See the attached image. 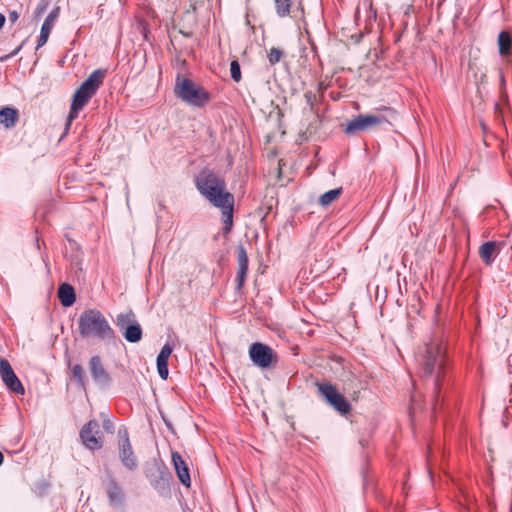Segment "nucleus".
<instances>
[{
  "instance_id": "f257e3e1",
  "label": "nucleus",
  "mask_w": 512,
  "mask_h": 512,
  "mask_svg": "<svg viewBox=\"0 0 512 512\" xmlns=\"http://www.w3.org/2000/svg\"><path fill=\"white\" fill-rule=\"evenodd\" d=\"M199 193L214 207L221 209L224 231L230 232L233 226L234 196L226 191L224 178L210 169L201 170L195 177Z\"/></svg>"
},
{
  "instance_id": "f03ea898",
  "label": "nucleus",
  "mask_w": 512,
  "mask_h": 512,
  "mask_svg": "<svg viewBox=\"0 0 512 512\" xmlns=\"http://www.w3.org/2000/svg\"><path fill=\"white\" fill-rule=\"evenodd\" d=\"M415 360L420 376L433 381V409L435 410L441 382L446 373V350L442 341L433 339L420 346L415 354Z\"/></svg>"
},
{
  "instance_id": "7ed1b4c3",
  "label": "nucleus",
  "mask_w": 512,
  "mask_h": 512,
  "mask_svg": "<svg viewBox=\"0 0 512 512\" xmlns=\"http://www.w3.org/2000/svg\"><path fill=\"white\" fill-rule=\"evenodd\" d=\"M78 329L82 337L95 338L99 341H112L115 331L103 313L97 309L85 310L78 320Z\"/></svg>"
},
{
  "instance_id": "20e7f679",
  "label": "nucleus",
  "mask_w": 512,
  "mask_h": 512,
  "mask_svg": "<svg viewBox=\"0 0 512 512\" xmlns=\"http://www.w3.org/2000/svg\"><path fill=\"white\" fill-rule=\"evenodd\" d=\"M106 70H94L75 91L70 107L69 123L77 117V114L89 102V100L96 94L99 87L102 85Z\"/></svg>"
},
{
  "instance_id": "39448f33",
  "label": "nucleus",
  "mask_w": 512,
  "mask_h": 512,
  "mask_svg": "<svg viewBox=\"0 0 512 512\" xmlns=\"http://www.w3.org/2000/svg\"><path fill=\"white\" fill-rule=\"evenodd\" d=\"M396 119L397 113L393 108L380 106L375 109V114H360L350 120L346 125L345 133L351 135L357 131H366L385 123L391 125Z\"/></svg>"
},
{
  "instance_id": "423d86ee",
  "label": "nucleus",
  "mask_w": 512,
  "mask_h": 512,
  "mask_svg": "<svg viewBox=\"0 0 512 512\" xmlns=\"http://www.w3.org/2000/svg\"><path fill=\"white\" fill-rule=\"evenodd\" d=\"M174 94L178 99L195 108L204 107L210 100V94L204 87L179 74L175 79Z\"/></svg>"
},
{
  "instance_id": "0eeeda50",
  "label": "nucleus",
  "mask_w": 512,
  "mask_h": 512,
  "mask_svg": "<svg viewBox=\"0 0 512 512\" xmlns=\"http://www.w3.org/2000/svg\"><path fill=\"white\" fill-rule=\"evenodd\" d=\"M115 324L129 343H138L142 339V328L135 313L129 309L116 316Z\"/></svg>"
},
{
  "instance_id": "6e6552de",
  "label": "nucleus",
  "mask_w": 512,
  "mask_h": 512,
  "mask_svg": "<svg viewBox=\"0 0 512 512\" xmlns=\"http://www.w3.org/2000/svg\"><path fill=\"white\" fill-rule=\"evenodd\" d=\"M317 387L320 396L339 414L346 415L351 411V404L334 385L324 382L319 383Z\"/></svg>"
},
{
  "instance_id": "1a4fd4ad",
  "label": "nucleus",
  "mask_w": 512,
  "mask_h": 512,
  "mask_svg": "<svg viewBox=\"0 0 512 512\" xmlns=\"http://www.w3.org/2000/svg\"><path fill=\"white\" fill-rule=\"evenodd\" d=\"M79 437L84 447L90 451L100 450L103 446L100 427L96 420L88 421L81 428Z\"/></svg>"
},
{
  "instance_id": "9d476101",
  "label": "nucleus",
  "mask_w": 512,
  "mask_h": 512,
  "mask_svg": "<svg viewBox=\"0 0 512 512\" xmlns=\"http://www.w3.org/2000/svg\"><path fill=\"white\" fill-rule=\"evenodd\" d=\"M118 437L119 459L125 468L133 471L138 467V463L130 443L127 429H119Z\"/></svg>"
},
{
  "instance_id": "9b49d317",
  "label": "nucleus",
  "mask_w": 512,
  "mask_h": 512,
  "mask_svg": "<svg viewBox=\"0 0 512 512\" xmlns=\"http://www.w3.org/2000/svg\"><path fill=\"white\" fill-rule=\"evenodd\" d=\"M0 377L5 386L13 393L23 395L25 393L24 386L15 374L9 361L5 358L0 359Z\"/></svg>"
},
{
  "instance_id": "f8f14e48",
  "label": "nucleus",
  "mask_w": 512,
  "mask_h": 512,
  "mask_svg": "<svg viewBox=\"0 0 512 512\" xmlns=\"http://www.w3.org/2000/svg\"><path fill=\"white\" fill-rule=\"evenodd\" d=\"M89 371L94 383L98 387L105 389L110 386L112 378L105 369L100 356L95 355L90 358Z\"/></svg>"
},
{
  "instance_id": "ddd939ff",
  "label": "nucleus",
  "mask_w": 512,
  "mask_h": 512,
  "mask_svg": "<svg viewBox=\"0 0 512 512\" xmlns=\"http://www.w3.org/2000/svg\"><path fill=\"white\" fill-rule=\"evenodd\" d=\"M251 361L260 368H267L271 365L275 357L273 350L265 344L256 342L249 348Z\"/></svg>"
},
{
  "instance_id": "4468645a",
  "label": "nucleus",
  "mask_w": 512,
  "mask_h": 512,
  "mask_svg": "<svg viewBox=\"0 0 512 512\" xmlns=\"http://www.w3.org/2000/svg\"><path fill=\"white\" fill-rule=\"evenodd\" d=\"M59 11H60V8L55 7L50 11V13L45 18V20L42 24V27H41L40 35L37 40V47H36L37 49L46 44V42L49 38L50 32L55 24V21L57 20V18L59 16Z\"/></svg>"
},
{
  "instance_id": "2eb2a0df",
  "label": "nucleus",
  "mask_w": 512,
  "mask_h": 512,
  "mask_svg": "<svg viewBox=\"0 0 512 512\" xmlns=\"http://www.w3.org/2000/svg\"><path fill=\"white\" fill-rule=\"evenodd\" d=\"M502 246V243L496 241L484 242L479 247V256L484 264L491 265L494 262L495 257L499 254Z\"/></svg>"
},
{
  "instance_id": "dca6fc26",
  "label": "nucleus",
  "mask_w": 512,
  "mask_h": 512,
  "mask_svg": "<svg viewBox=\"0 0 512 512\" xmlns=\"http://www.w3.org/2000/svg\"><path fill=\"white\" fill-rule=\"evenodd\" d=\"M172 462L179 481L187 488L191 485L189 469L178 452H172Z\"/></svg>"
},
{
  "instance_id": "f3484780",
  "label": "nucleus",
  "mask_w": 512,
  "mask_h": 512,
  "mask_svg": "<svg viewBox=\"0 0 512 512\" xmlns=\"http://www.w3.org/2000/svg\"><path fill=\"white\" fill-rule=\"evenodd\" d=\"M238 271H237V287L240 289L244 282L248 272V255L243 246H240L237 251Z\"/></svg>"
},
{
  "instance_id": "a211bd4d",
  "label": "nucleus",
  "mask_w": 512,
  "mask_h": 512,
  "mask_svg": "<svg viewBox=\"0 0 512 512\" xmlns=\"http://www.w3.org/2000/svg\"><path fill=\"white\" fill-rule=\"evenodd\" d=\"M172 352V347L166 343L160 350L157 356V369L161 379L166 380L168 378V358Z\"/></svg>"
},
{
  "instance_id": "6ab92c4d",
  "label": "nucleus",
  "mask_w": 512,
  "mask_h": 512,
  "mask_svg": "<svg viewBox=\"0 0 512 512\" xmlns=\"http://www.w3.org/2000/svg\"><path fill=\"white\" fill-rule=\"evenodd\" d=\"M18 110L12 107H2L0 109V124L5 128H13L18 120Z\"/></svg>"
},
{
  "instance_id": "aec40b11",
  "label": "nucleus",
  "mask_w": 512,
  "mask_h": 512,
  "mask_svg": "<svg viewBox=\"0 0 512 512\" xmlns=\"http://www.w3.org/2000/svg\"><path fill=\"white\" fill-rule=\"evenodd\" d=\"M107 497L113 506L122 505L124 502V494L120 486L114 480H110L107 486Z\"/></svg>"
},
{
  "instance_id": "412c9836",
  "label": "nucleus",
  "mask_w": 512,
  "mask_h": 512,
  "mask_svg": "<svg viewBox=\"0 0 512 512\" xmlns=\"http://www.w3.org/2000/svg\"><path fill=\"white\" fill-rule=\"evenodd\" d=\"M58 297L64 307H70L76 300L73 287L69 284H61L58 289Z\"/></svg>"
},
{
  "instance_id": "4be33fe9",
  "label": "nucleus",
  "mask_w": 512,
  "mask_h": 512,
  "mask_svg": "<svg viewBox=\"0 0 512 512\" xmlns=\"http://www.w3.org/2000/svg\"><path fill=\"white\" fill-rule=\"evenodd\" d=\"M511 45V35L506 31L500 32L498 35L499 53L501 55H508L510 53Z\"/></svg>"
},
{
  "instance_id": "5701e85b",
  "label": "nucleus",
  "mask_w": 512,
  "mask_h": 512,
  "mask_svg": "<svg viewBox=\"0 0 512 512\" xmlns=\"http://www.w3.org/2000/svg\"><path fill=\"white\" fill-rule=\"evenodd\" d=\"M342 193V188H336L323 193L319 198V204L323 207L335 201Z\"/></svg>"
},
{
  "instance_id": "b1692460",
  "label": "nucleus",
  "mask_w": 512,
  "mask_h": 512,
  "mask_svg": "<svg viewBox=\"0 0 512 512\" xmlns=\"http://www.w3.org/2000/svg\"><path fill=\"white\" fill-rule=\"evenodd\" d=\"M71 373L78 386L82 389H86V377L83 367L80 364H75L71 368Z\"/></svg>"
},
{
  "instance_id": "393cba45",
  "label": "nucleus",
  "mask_w": 512,
  "mask_h": 512,
  "mask_svg": "<svg viewBox=\"0 0 512 512\" xmlns=\"http://www.w3.org/2000/svg\"><path fill=\"white\" fill-rule=\"evenodd\" d=\"M291 0H274L275 10L279 17L283 18L289 15Z\"/></svg>"
},
{
  "instance_id": "a878e982",
  "label": "nucleus",
  "mask_w": 512,
  "mask_h": 512,
  "mask_svg": "<svg viewBox=\"0 0 512 512\" xmlns=\"http://www.w3.org/2000/svg\"><path fill=\"white\" fill-rule=\"evenodd\" d=\"M283 52L279 48H271L268 53V61L271 66L277 64L282 58Z\"/></svg>"
},
{
  "instance_id": "bb28decb",
  "label": "nucleus",
  "mask_w": 512,
  "mask_h": 512,
  "mask_svg": "<svg viewBox=\"0 0 512 512\" xmlns=\"http://www.w3.org/2000/svg\"><path fill=\"white\" fill-rule=\"evenodd\" d=\"M230 74H231V78L235 82H239L241 80V69H240V65H239L238 61L233 60L230 63Z\"/></svg>"
},
{
  "instance_id": "cd10ccee",
  "label": "nucleus",
  "mask_w": 512,
  "mask_h": 512,
  "mask_svg": "<svg viewBox=\"0 0 512 512\" xmlns=\"http://www.w3.org/2000/svg\"><path fill=\"white\" fill-rule=\"evenodd\" d=\"M103 428L108 433L114 432V424L110 419L103 420Z\"/></svg>"
},
{
  "instance_id": "c85d7f7f",
  "label": "nucleus",
  "mask_w": 512,
  "mask_h": 512,
  "mask_svg": "<svg viewBox=\"0 0 512 512\" xmlns=\"http://www.w3.org/2000/svg\"><path fill=\"white\" fill-rule=\"evenodd\" d=\"M5 23V16L0 13V29L3 27Z\"/></svg>"
},
{
  "instance_id": "c756f323",
  "label": "nucleus",
  "mask_w": 512,
  "mask_h": 512,
  "mask_svg": "<svg viewBox=\"0 0 512 512\" xmlns=\"http://www.w3.org/2000/svg\"><path fill=\"white\" fill-rule=\"evenodd\" d=\"M20 49H21V47H18L16 50H14V51L11 53V55H10V56H15V55L19 52V50H20Z\"/></svg>"
},
{
  "instance_id": "7c9ffc66",
  "label": "nucleus",
  "mask_w": 512,
  "mask_h": 512,
  "mask_svg": "<svg viewBox=\"0 0 512 512\" xmlns=\"http://www.w3.org/2000/svg\"><path fill=\"white\" fill-rule=\"evenodd\" d=\"M3 461H4V456H3L2 452L0 451V466L3 464Z\"/></svg>"
},
{
  "instance_id": "2f4dec72",
  "label": "nucleus",
  "mask_w": 512,
  "mask_h": 512,
  "mask_svg": "<svg viewBox=\"0 0 512 512\" xmlns=\"http://www.w3.org/2000/svg\"><path fill=\"white\" fill-rule=\"evenodd\" d=\"M10 17H11L12 19H14V20H15V19H17L18 15H17V13H16V12H14V13H12V14L10 15Z\"/></svg>"
}]
</instances>
